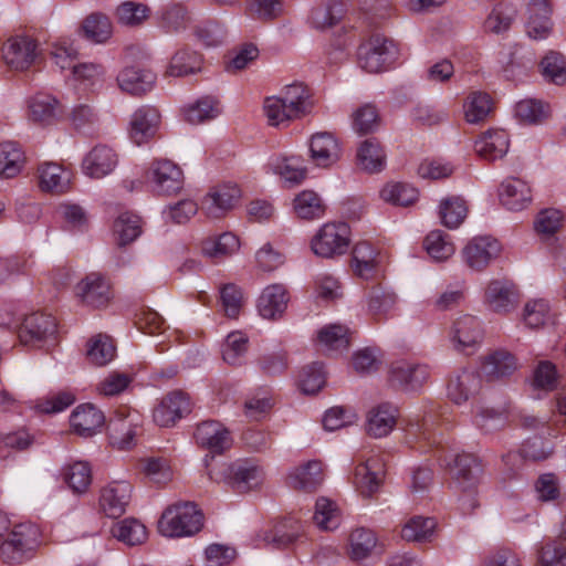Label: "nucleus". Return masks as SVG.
I'll use <instances>...</instances> for the list:
<instances>
[{
  "instance_id": "obj_9",
  "label": "nucleus",
  "mask_w": 566,
  "mask_h": 566,
  "mask_svg": "<svg viewBox=\"0 0 566 566\" xmlns=\"http://www.w3.org/2000/svg\"><path fill=\"white\" fill-rule=\"evenodd\" d=\"M133 485L124 480H114L99 491L98 511L109 517L117 518L126 513L132 501Z\"/></svg>"
},
{
  "instance_id": "obj_52",
  "label": "nucleus",
  "mask_w": 566,
  "mask_h": 566,
  "mask_svg": "<svg viewBox=\"0 0 566 566\" xmlns=\"http://www.w3.org/2000/svg\"><path fill=\"white\" fill-rule=\"evenodd\" d=\"M428 254L436 261H446L453 255L455 248L450 235L441 230L431 231L423 241Z\"/></svg>"
},
{
  "instance_id": "obj_16",
  "label": "nucleus",
  "mask_w": 566,
  "mask_h": 566,
  "mask_svg": "<svg viewBox=\"0 0 566 566\" xmlns=\"http://www.w3.org/2000/svg\"><path fill=\"white\" fill-rule=\"evenodd\" d=\"M290 292L282 283L265 286L256 300V310L261 317L277 321L283 317L290 303Z\"/></svg>"
},
{
  "instance_id": "obj_28",
  "label": "nucleus",
  "mask_w": 566,
  "mask_h": 566,
  "mask_svg": "<svg viewBox=\"0 0 566 566\" xmlns=\"http://www.w3.org/2000/svg\"><path fill=\"white\" fill-rule=\"evenodd\" d=\"M398 408L389 402H381L371 408L367 415V432L374 438L388 436L397 423Z\"/></svg>"
},
{
  "instance_id": "obj_27",
  "label": "nucleus",
  "mask_w": 566,
  "mask_h": 566,
  "mask_svg": "<svg viewBox=\"0 0 566 566\" xmlns=\"http://www.w3.org/2000/svg\"><path fill=\"white\" fill-rule=\"evenodd\" d=\"M481 386L482 380L476 371L463 369L455 373L449 379L447 387L448 397L455 405H462L476 395Z\"/></svg>"
},
{
  "instance_id": "obj_63",
  "label": "nucleus",
  "mask_w": 566,
  "mask_h": 566,
  "mask_svg": "<svg viewBox=\"0 0 566 566\" xmlns=\"http://www.w3.org/2000/svg\"><path fill=\"white\" fill-rule=\"evenodd\" d=\"M238 557L233 546L212 543L205 548L203 562L206 566H229Z\"/></svg>"
},
{
  "instance_id": "obj_45",
  "label": "nucleus",
  "mask_w": 566,
  "mask_h": 566,
  "mask_svg": "<svg viewBox=\"0 0 566 566\" xmlns=\"http://www.w3.org/2000/svg\"><path fill=\"white\" fill-rule=\"evenodd\" d=\"M112 534L128 546L140 545L147 539V528L138 520L128 517L112 527Z\"/></svg>"
},
{
  "instance_id": "obj_59",
  "label": "nucleus",
  "mask_w": 566,
  "mask_h": 566,
  "mask_svg": "<svg viewBox=\"0 0 566 566\" xmlns=\"http://www.w3.org/2000/svg\"><path fill=\"white\" fill-rule=\"evenodd\" d=\"M150 14L149 8L140 2L124 1L116 9L117 21L126 27L142 25Z\"/></svg>"
},
{
  "instance_id": "obj_56",
  "label": "nucleus",
  "mask_w": 566,
  "mask_h": 566,
  "mask_svg": "<svg viewBox=\"0 0 566 566\" xmlns=\"http://www.w3.org/2000/svg\"><path fill=\"white\" fill-rule=\"evenodd\" d=\"M467 213L468 207L461 197H449L440 203L439 216L447 228H458L465 219Z\"/></svg>"
},
{
  "instance_id": "obj_44",
  "label": "nucleus",
  "mask_w": 566,
  "mask_h": 566,
  "mask_svg": "<svg viewBox=\"0 0 566 566\" xmlns=\"http://www.w3.org/2000/svg\"><path fill=\"white\" fill-rule=\"evenodd\" d=\"M116 355L114 340L105 334L93 336L87 343L86 356L91 364L95 366H105L111 363Z\"/></svg>"
},
{
  "instance_id": "obj_36",
  "label": "nucleus",
  "mask_w": 566,
  "mask_h": 566,
  "mask_svg": "<svg viewBox=\"0 0 566 566\" xmlns=\"http://www.w3.org/2000/svg\"><path fill=\"white\" fill-rule=\"evenodd\" d=\"M105 422V417L101 410L91 403L78 406L71 416V426L74 431L81 436L90 437L94 434Z\"/></svg>"
},
{
  "instance_id": "obj_37",
  "label": "nucleus",
  "mask_w": 566,
  "mask_h": 566,
  "mask_svg": "<svg viewBox=\"0 0 566 566\" xmlns=\"http://www.w3.org/2000/svg\"><path fill=\"white\" fill-rule=\"evenodd\" d=\"M184 119L190 124H202L217 118L222 113L220 101L213 96H202L181 109Z\"/></svg>"
},
{
  "instance_id": "obj_61",
  "label": "nucleus",
  "mask_w": 566,
  "mask_h": 566,
  "mask_svg": "<svg viewBox=\"0 0 566 566\" xmlns=\"http://www.w3.org/2000/svg\"><path fill=\"white\" fill-rule=\"evenodd\" d=\"M274 405L275 398L269 387L256 388L250 397V421L268 418Z\"/></svg>"
},
{
  "instance_id": "obj_55",
  "label": "nucleus",
  "mask_w": 566,
  "mask_h": 566,
  "mask_svg": "<svg viewBox=\"0 0 566 566\" xmlns=\"http://www.w3.org/2000/svg\"><path fill=\"white\" fill-rule=\"evenodd\" d=\"M114 233L119 245H126L142 233V220L132 212L122 213L114 222Z\"/></svg>"
},
{
  "instance_id": "obj_48",
  "label": "nucleus",
  "mask_w": 566,
  "mask_h": 566,
  "mask_svg": "<svg viewBox=\"0 0 566 566\" xmlns=\"http://www.w3.org/2000/svg\"><path fill=\"white\" fill-rule=\"evenodd\" d=\"M437 522L432 517L413 516L409 518L401 528V536L408 542L431 541Z\"/></svg>"
},
{
  "instance_id": "obj_42",
  "label": "nucleus",
  "mask_w": 566,
  "mask_h": 566,
  "mask_svg": "<svg viewBox=\"0 0 566 566\" xmlns=\"http://www.w3.org/2000/svg\"><path fill=\"white\" fill-rule=\"evenodd\" d=\"M248 353V335L243 331L229 333L221 346L222 359L232 366L242 365Z\"/></svg>"
},
{
  "instance_id": "obj_41",
  "label": "nucleus",
  "mask_w": 566,
  "mask_h": 566,
  "mask_svg": "<svg viewBox=\"0 0 566 566\" xmlns=\"http://www.w3.org/2000/svg\"><path fill=\"white\" fill-rule=\"evenodd\" d=\"M80 33L91 42L104 43L113 33L112 22L105 14L92 13L83 20Z\"/></svg>"
},
{
  "instance_id": "obj_23",
  "label": "nucleus",
  "mask_w": 566,
  "mask_h": 566,
  "mask_svg": "<svg viewBox=\"0 0 566 566\" xmlns=\"http://www.w3.org/2000/svg\"><path fill=\"white\" fill-rule=\"evenodd\" d=\"M63 114V106L51 94L38 93L28 102V118L42 126L55 124Z\"/></svg>"
},
{
  "instance_id": "obj_22",
  "label": "nucleus",
  "mask_w": 566,
  "mask_h": 566,
  "mask_svg": "<svg viewBox=\"0 0 566 566\" xmlns=\"http://www.w3.org/2000/svg\"><path fill=\"white\" fill-rule=\"evenodd\" d=\"M292 520L268 522L254 536V546H272L274 548H284L292 544L297 533L292 527Z\"/></svg>"
},
{
  "instance_id": "obj_34",
  "label": "nucleus",
  "mask_w": 566,
  "mask_h": 566,
  "mask_svg": "<svg viewBox=\"0 0 566 566\" xmlns=\"http://www.w3.org/2000/svg\"><path fill=\"white\" fill-rule=\"evenodd\" d=\"M509 146V135L505 130L491 129L480 136L474 144V149L480 157L486 160H496L505 156Z\"/></svg>"
},
{
  "instance_id": "obj_4",
  "label": "nucleus",
  "mask_w": 566,
  "mask_h": 566,
  "mask_svg": "<svg viewBox=\"0 0 566 566\" xmlns=\"http://www.w3.org/2000/svg\"><path fill=\"white\" fill-rule=\"evenodd\" d=\"M203 526V514L191 502L167 506L158 521V532L165 537L180 538L197 534Z\"/></svg>"
},
{
  "instance_id": "obj_1",
  "label": "nucleus",
  "mask_w": 566,
  "mask_h": 566,
  "mask_svg": "<svg viewBox=\"0 0 566 566\" xmlns=\"http://www.w3.org/2000/svg\"><path fill=\"white\" fill-rule=\"evenodd\" d=\"M313 107L312 92L301 82L285 85L279 94L265 97L262 105L263 114L272 127H287L310 115Z\"/></svg>"
},
{
  "instance_id": "obj_50",
  "label": "nucleus",
  "mask_w": 566,
  "mask_h": 566,
  "mask_svg": "<svg viewBox=\"0 0 566 566\" xmlns=\"http://www.w3.org/2000/svg\"><path fill=\"white\" fill-rule=\"evenodd\" d=\"M377 545L375 533L367 528H357L349 536L348 554L353 560H363L369 557Z\"/></svg>"
},
{
  "instance_id": "obj_39",
  "label": "nucleus",
  "mask_w": 566,
  "mask_h": 566,
  "mask_svg": "<svg viewBox=\"0 0 566 566\" xmlns=\"http://www.w3.org/2000/svg\"><path fill=\"white\" fill-rule=\"evenodd\" d=\"M62 478L74 494H84L92 484V468L88 462L75 461L63 468Z\"/></svg>"
},
{
  "instance_id": "obj_11",
  "label": "nucleus",
  "mask_w": 566,
  "mask_h": 566,
  "mask_svg": "<svg viewBox=\"0 0 566 566\" xmlns=\"http://www.w3.org/2000/svg\"><path fill=\"white\" fill-rule=\"evenodd\" d=\"M240 197L241 191L237 185H219L201 199L200 209L209 219H221L237 206Z\"/></svg>"
},
{
  "instance_id": "obj_62",
  "label": "nucleus",
  "mask_w": 566,
  "mask_h": 566,
  "mask_svg": "<svg viewBox=\"0 0 566 566\" xmlns=\"http://www.w3.org/2000/svg\"><path fill=\"white\" fill-rule=\"evenodd\" d=\"M544 78L556 85L566 83V62L564 56L556 52H549L541 62Z\"/></svg>"
},
{
  "instance_id": "obj_15",
  "label": "nucleus",
  "mask_w": 566,
  "mask_h": 566,
  "mask_svg": "<svg viewBox=\"0 0 566 566\" xmlns=\"http://www.w3.org/2000/svg\"><path fill=\"white\" fill-rule=\"evenodd\" d=\"M111 444L118 450H129L136 444L140 431V417L136 411L119 412L108 424Z\"/></svg>"
},
{
  "instance_id": "obj_6",
  "label": "nucleus",
  "mask_w": 566,
  "mask_h": 566,
  "mask_svg": "<svg viewBox=\"0 0 566 566\" xmlns=\"http://www.w3.org/2000/svg\"><path fill=\"white\" fill-rule=\"evenodd\" d=\"M396 44L384 36L374 35L358 50V64L368 73H379L389 69L396 61Z\"/></svg>"
},
{
  "instance_id": "obj_30",
  "label": "nucleus",
  "mask_w": 566,
  "mask_h": 566,
  "mask_svg": "<svg viewBox=\"0 0 566 566\" xmlns=\"http://www.w3.org/2000/svg\"><path fill=\"white\" fill-rule=\"evenodd\" d=\"M322 462L312 460L293 469L286 476V483L294 490L315 491L323 482Z\"/></svg>"
},
{
  "instance_id": "obj_14",
  "label": "nucleus",
  "mask_w": 566,
  "mask_h": 566,
  "mask_svg": "<svg viewBox=\"0 0 566 566\" xmlns=\"http://www.w3.org/2000/svg\"><path fill=\"white\" fill-rule=\"evenodd\" d=\"M193 439L199 447L216 454L229 450L233 442L229 429L216 420L200 422L195 430Z\"/></svg>"
},
{
  "instance_id": "obj_60",
  "label": "nucleus",
  "mask_w": 566,
  "mask_h": 566,
  "mask_svg": "<svg viewBox=\"0 0 566 566\" xmlns=\"http://www.w3.org/2000/svg\"><path fill=\"white\" fill-rule=\"evenodd\" d=\"M465 119L471 124L484 120L492 109L491 97L486 93H471L464 105Z\"/></svg>"
},
{
  "instance_id": "obj_49",
  "label": "nucleus",
  "mask_w": 566,
  "mask_h": 566,
  "mask_svg": "<svg viewBox=\"0 0 566 566\" xmlns=\"http://www.w3.org/2000/svg\"><path fill=\"white\" fill-rule=\"evenodd\" d=\"M240 247L239 239L231 232L206 239L201 244L206 256L220 259L233 254Z\"/></svg>"
},
{
  "instance_id": "obj_24",
  "label": "nucleus",
  "mask_w": 566,
  "mask_h": 566,
  "mask_svg": "<svg viewBox=\"0 0 566 566\" xmlns=\"http://www.w3.org/2000/svg\"><path fill=\"white\" fill-rule=\"evenodd\" d=\"M56 328V321L52 315L33 313L23 321L19 329V338L27 345L35 344L53 337Z\"/></svg>"
},
{
  "instance_id": "obj_21",
  "label": "nucleus",
  "mask_w": 566,
  "mask_h": 566,
  "mask_svg": "<svg viewBox=\"0 0 566 566\" xmlns=\"http://www.w3.org/2000/svg\"><path fill=\"white\" fill-rule=\"evenodd\" d=\"M160 123V114L156 107L137 108L129 120V137L136 145H143L153 138Z\"/></svg>"
},
{
  "instance_id": "obj_33",
  "label": "nucleus",
  "mask_w": 566,
  "mask_h": 566,
  "mask_svg": "<svg viewBox=\"0 0 566 566\" xmlns=\"http://www.w3.org/2000/svg\"><path fill=\"white\" fill-rule=\"evenodd\" d=\"M499 197L501 203L512 211L523 210L532 200L530 186L518 178L505 179L500 186Z\"/></svg>"
},
{
  "instance_id": "obj_38",
  "label": "nucleus",
  "mask_w": 566,
  "mask_h": 566,
  "mask_svg": "<svg viewBox=\"0 0 566 566\" xmlns=\"http://www.w3.org/2000/svg\"><path fill=\"white\" fill-rule=\"evenodd\" d=\"M377 251L364 241L355 244L352 254V269L354 273L365 280L374 277L377 269Z\"/></svg>"
},
{
  "instance_id": "obj_25",
  "label": "nucleus",
  "mask_w": 566,
  "mask_h": 566,
  "mask_svg": "<svg viewBox=\"0 0 566 566\" xmlns=\"http://www.w3.org/2000/svg\"><path fill=\"white\" fill-rule=\"evenodd\" d=\"M311 159L317 167H329L336 164L342 155L338 139L328 132L316 133L310 140Z\"/></svg>"
},
{
  "instance_id": "obj_53",
  "label": "nucleus",
  "mask_w": 566,
  "mask_h": 566,
  "mask_svg": "<svg viewBox=\"0 0 566 566\" xmlns=\"http://www.w3.org/2000/svg\"><path fill=\"white\" fill-rule=\"evenodd\" d=\"M294 210L300 218L313 220L325 214V205L316 192L304 190L294 199Z\"/></svg>"
},
{
  "instance_id": "obj_40",
  "label": "nucleus",
  "mask_w": 566,
  "mask_h": 566,
  "mask_svg": "<svg viewBox=\"0 0 566 566\" xmlns=\"http://www.w3.org/2000/svg\"><path fill=\"white\" fill-rule=\"evenodd\" d=\"M386 163V155L379 143L374 139H366L357 149V165L368 172L382 170Z\"/></svg>"
},
{
  "instance_id": "obj_58",
  "label": "nucleus",
  "mask_w": 566,
  "mask_h": 566,
  "mask_svg": "<svg viewBox=\"0 0 566 566\" xmlns=\"http://www.w3.org/2000/svg\"><path fill=\"white\" fill-rule=\"evenodd\" d=\"M516 117L527 124H539L549 115L548 104L535 99L525 98L515 105Z\"/></svg>"
},
{
  "instance_id": "obj_32",
  "label": "nucleus",
  "mask_w": 566,
  "mask_h": 566,
  "mask_svg": "<svg viewBox=\"0 0 566 566\" xmlns=\"http://www.w3.org/2000/svg\"><path fill=\"white\" fill-rule=\"evenodd\" d=\"M109 284L98 273H91L76 285V295L87 305L99 307L109 300Z\"/></svg>"
},
{
  "instance_id": "obj_35",
  "label": "nucleus",
  "mask_w": 566,
  "mask_h": 566,
  "mask_svg": "<svg viewBox=\"0 0 566 566\" xmlns=\"http://www.w3.org/2000/svg\"><path fill=\"white\" fill-rule=\"evenodd\" d=\"M517 367L515 356L504 349L486 355L482 361V373L490 380L509 377L517 370Z\"/></svg>"
},
{
  "instance_id": "obj_57",
  "label": "nucleus",
  "mask_w": 566,
  "mask_h": 566,
  "mask_svg": "<svg viewBox=\"0 0 566 566\" xmlns=\"http://www.w3.org/2000/svg\"><path fill=\"white\" fill-rule=\"evenodd\" d=\"M191 24V15L181 4H172L163 11L159 27L167 33H179Z\"/></svg>"
},
{
  "instance_id": "obj_5",
  "label": "nucleus",
  "mask_w": 566,
  "mask_h": 566,
  "mask_svg": "<svg viewBox=\"0 0 566 566\" xmlns=\"http://www.w3.org/2000/svg\"><path fill=\"white\" fill-rule=\"evenodd\" d=\"M350 228L345 222L324 223L312 238L311 250L324 259L344 255L350 245Z\"/></svg>"
},
{
  "instance_id": "obj_17",
  "label": "nucleus",
  "mask_w": 566,
  "mask_h": 566,
  "mask_svg": "<svg viewBox=\"0 0 566 566\" xmlns=\"http://www.w3.org/2000/svg\"><path fill=\"white\" fill-rule=\"evenodd\" d=\"M430 370L424 364L399 360L391 365L389 381L402 390H418L429 379Z\"/></svg>"
},
{
  "instance_id": "obj_19",
  "label": "nucleus",
  "mask_w": 566,
  "mask_h": 566,
  "mask_svg": "<svg viewBox=\"0 0 566 566\" xmlns=\"http://www.w3.org/2000/svg\"><path fill=\"white\" fill-rule=\"evenodd\" d=\"M526 33L531 39L542 40L552 31V0H530L527 4Z\"/></svg>"
},
{
  "instance_id": "obj_29",
  "label": "nucleus",
  "mask_w": 566,
  "mask_h": 566,
  "mask_svg": "<svg viewBox=\"0 0 566 566\" xmlns=\"http://www.w3.org/2000/svg\"><path fill=\"white\" fill-rule=\"evenodd\" d=\"M116 80L123 92L140 96L151 91L156 82V75L150 70L130 66L122 70Z\"/></svg>"
},
{
  "instance_id": "obj_46",
  "label": "nucleus",
  "mask_w": 566,
  "mask_h": 566,
  "mask_svg": "<svg viewBox=\"0 0 566 566\" xmlns=\"http://www.w3.org/2000/svg\"><path fill=\"white\" fill-rule=\"evenodd\" d=\"M201 67V56L196 51L180 49L172 56L166 70L168 76H185Z\"/></svg>"
},
{
  "instance_id": "obj_13",
  "label": "nucleus",
  "mask_w": 566,
  "mask_h": 566,
  "mask_svg": "<svg viewBox=\"0 0 566 566\" xmlns=\"http://www.w3.org/2000/svg\"><path fill=\"white\" fill-rule=\"evenodd\" d=\"M384 473L381 459L378 455H371L359 460L355 467L352 482L361 496L368 497L379 490Z\"/></svg>"
},
{
  "instance_id": "obj_10",
  "label": "nucleus",
  "mask_w": 566,
  "mask_h": 566,
  "mask_svg": "<svg viewBox=\"0 0 566 566\" xmlns=\"http://www.w3.org/2000/svg\"><path fill=\"white\" fill-rule=\"evenodd\" d=\"M146 179L158 195H175L184 186L181 169L170 160H154L146 172Z\"/></svg>"
},
{
  "instance_id": "obj_12",
  "label": "nucleus",
  "mask_w": 566,
  "mask_h": 566,
  "mask_svg": "<svg viewBox=\"0 0 566 566\" xmlns=\"http://www.w3.org/2000/svg\"><path fill=\"white\" fill-rule=\"evenodd\" d=\"M501 243L489 235L474 237L462 250L464 263L473 271H483L499 258Z\"/></svg>"
},
{
  "instance_id": "obj_64",
  "label": "nucleus",
  "mask_w": 566,
  "mask_h": 566,
  "mask_svg": "<svg viewBox=\"0 0 566 566\" xmlns=\"http://www.w3.org/2000/svg\"><path fill=\"white\" fill-rule=\"evenodd\" d=\"M541 566H566V547L560 539H549L538 549Z\"/></svg>"
},
{
  "instance_id": "obj_7",
  "label": "nucleus",
  "mask_w": 566,
  "mask_h": 566,
  "mask_svg": "<svg viewBox=\"0 0 566 566\" xmlns=\"http://www.w3.org/2000/svg\"><path fill=\"white\" fill-rule=\"evenodd\" d=\"M193 408L191 397L182 390H172L165 395L153 410V419L159 427H174L187 417Z\"/></svg>"
},
{
  "instance_id": "obj_31",
  "label": "nucleus",
  "mask_w": 566,
  "mask_h": 566,
  "mask_svg": "<svg viewBox=\"0 0 566 566\" xmlns=\"http://www.w3.org/2000/svg\"><path fill=\"white\" fill-rule=\"evenodd\" d=\"M39 187L50 193H64L70 189L71 172L56 163H44L38 168Z\"/></svg>"
},
{
  "instance_id": "obj_43",
  "label": "nucleus",
  "mask_w": 566,
  "mask_h": 566,
  "mask_svg": "<svg viewBox=\"0 0 566 566\" xmlns=\"http://www.w3.org/2000/svg\"><path fill=\"white\" fill-rule=\"evenodd\" d=\"M24 165V154L19 145L6 142L0 145V177L13 178L18 176Z\"/></svg>"
},
{
  "instance_id": "obj_20",
  "label": "nucleus",
  "mask_w": 566,
  "mask_h": 566,
  "mask_svg": "<svg viewBox=\"0 0 566 566\" xmlns=\"http://www.w3.org/2000/svg\"><path fill=\"white\" fill-rule=\"evenodd\" d=\"M118 156L106 145H96L83 158L82 171L85 176L101 179L114 171Z\"/></svg>"
},
{
  "instance_id": "obj_54",
  "label": "nucleus",
  "mask_w": 566,
  "mask_h": 566,
  "mask_svg": "<svg viewBox=\"0 0 566 566\" xmlns=\"http://www.w3.org/2000/svg\"><path fill=\"white\" fill-rule=\"evenodd\" d=\"M313 520L321 530L333 531L340 524V511L332 500L319 497L315 504Z\"/></svg>"
},
{
  "instance_id": "obj_18",
  "label": "nucleus",
  "mask_w": 566,
  "mask_h": 566,
  "mask_svg": "<svg viewBox=\"0 0 566 566\" xmlns=\"http://www.w3.org/2000/svg\"><path fill=\"white\" fill-rule=\"evenodd\" d=\"M483 329L481 322L472 315L459 316L452 326V342L459 352L473 353L481 344Z\"/></svg>"
},
{
  "instance_id": "obj_51",
  "label": "nucleus",
  "mask_w": 566,
  "mask_h": 566,
  "mask_svg": "<svg viewBox=\"0 0 566 566\" xmlns=\"http://www.w3.org/2000/svg\"><path fill=\"white\" fill-rule=\"evenodd\" d=\"M380 197L395 206L408 207L419 198L417 188L406 182H389L380 191Z\"/></svg>"
},
{
  "instance_id": "obj_26",
  "label": "nucleus",
  "mask_w": 566,
  "mask_h": 566,
  "mask_svg": "<svg viewBox=\"0 0 566 566\" xmlns=\"http://www.w3.org/2000/svg\"><path fill=\"white\" fill-rule=\"evenodd\" d=\"M485 302L493 312L507 313L517 305L518 293L511 281L493 280L486 286Z\"/></svg>"
},
{
  "instance_id": "obj_3",
  "label": "nucleus",
  "mask_w": 566,
  "mask_h": 566,
  "mask_svg": "<svg viewBox=\"0 0 566 566\" xmlns=\"http://www.w3.org/2000/svg\"><path fill=\"white\" fill-rule=\"evenodd\" d=\"M451 472L460 492L459 507L463 514H471L479 506V485L483 473L481 462L471 453L457 454Z\"/></svg>"
},
{
  "instance_id": "obj_2",
  "label": "nucleus",
  "mask_w": 566,
  "mask_h": 566,
  "mask_svg": "<svg viewBox=\"0 0 566 566\" xmlns=\"http://www.w3.org/2000/svg\"><path fill=\"white\" fill-rule=\"evenodd\" d=\"M42 543V532L32 522L13 523L0 543V562L22 566L32 560Z\"/></svg>"
},
{
  "instance_id": "obj_8",
  "label": "nucleus",
  "mask_w": 566,
  "mask_h": 566,
  "mask_svg": "<svg viewBox=\"0 0 566 566\" xmlns=\"http://www.w3.org/2000/svg\"><path fill=\"white\" fill-rule=\"evenodd\" d=\"M39 55L38 42L28 35L12 36L2 46V59L14 71L28 70L35 63Z\"/></svg>"
},
{
  "instance_id": "obj_47",
  "label": "nucleus",
  "mask_w": 566,
  "mask_h": 566,
  "mask_svg": "<svg viewBox=\"0 0 566 566\" xmlns=\"http://www.w3.org/2000/svg\"><path fill=\"white\" fill-rule=\"evenodd\" d=\"M345 14L342 1L331 0L324 6L316 7L311 13V23L315 29L324 30L337 24Z\"/></svg>"
}]
</instances>
